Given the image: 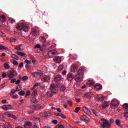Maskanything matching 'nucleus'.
<instances>
[{
	"label": "nucleus",
	"mask_w": 128,
	"mask_h": 128,
	"mask_svg": "<svg viewBox=\"0 0 128 128\" xmlns=\"http://www.w3.org/2000/svg\"><path fill=\"white\" fill-rule=\"evenodd\" d=\"M84 72V69L83 68H80L78 70V74L74 77V78L76 82H82Z\"/></svg>",
	"instance_id": "1"
},
{
	"label": "nucleus",
	"mask_w": 128,
	"mask_h": 128,
	"mask_svg": "<svg viewBox=\"0 0 128 128\" xmlns=\"http://www.w3.org/2000/svg\"><path fill=\"white\" fill-rule=\"evenodd\" d=\"M16 29L18 30H23L24 32H28L30 30V26H28V25L25 24L24 23L19 24L16 26Z\"/></svg>",
	"instance_id": "2"
},
{
	"label": "nucleus",
	"mask_w": 128,
	"mask_h": 128,
	"mask_svg": "<svg viewBox=\"0 0 128 128\" xmlns=\"http://www.w3.org/2000/svg\"><path fill=\"white\" fill-rule=\"evenodd\" d=\"M16 76H18V73H16V71L14 70V68H10V70L7 72V76L10 78H14Z\"/></svg>",
	"instance_id": "3"
},
{
	"label": "nucleus",
	"mask_w": 128,
	"mask_h": 128,
	"mask_svg": "<svg viewBox=\"0 0 128 128\" xmlns=\"http://www.w3.org/2000/svg\"><path fill=\"white\" fill-rule=\"evenodd\" d=\"M102 122L100 125L102 128H110V124L108 120H106L105 118H102L101 120Z\"/></svg>",
	"instance_id": "4"
},
{
	"label": "nucleus",
	"mask_w": 128,
	"mask_h": 128,
	"mask_svg": "<svg viewBox=\"0 0 128 128\" xmlns=\"http://www.w3.org/2000/svg\"><path fill=\"white\" fill-rule=\"evenodd\" d=\"M118 104H119L118 102L112 100L111 101L110 108L112 109H116L118 106Z\"/></svg>",
	"instance_id": "5"
},
{
	"label": "nucleus",
	"mask_w": 128,
	"mask_h": 128,
	"mask_svg": "<svg viewBox=\"0 0 128 128\" xmlns=\"http://www.w3.org/2000/svg\"><path fill=\"white\" fill-rule=\"evenodd\" d=\"M44 74L42 73V72L40 70H38L37 72H34L32 73V76L34 78H38V76H42Z\"/></svg>",
	"instance_id": "6"
},
{
	"label": "nucleus",
	"mask_w": 128,
	"mask_h": 128,
	"mask_svg": "<svg viewBox=\"0 0 128 128\" xmlns=\"http://www.w3.org/2000/svg\"><path fill=\"white\" fill-rule=\"evenodd\" d=\"M60 87L58 85L52 84L50 86V90H58Z\"/></svg>",
	"instance_id": "7"
},
{
	"label": "nucleus",
	"mask_w": 128,
	"mask_h": 128,
	"mask_svg": "<svg viewBox=\"0 0 128 128\" xmlns=\"http://www.w3.org/2000/svg\"><path fill=\"white\" fill-rule=\"evenodd\" d=\"M48 56H54L55 54H58V51L55 50H50L48 53Z\"/></svg>",
	"instance_id": "8"
},
{
	"label": "nucleus",
	"mask_w": 128,
	"mask_h": 128,
	"mask_svg": "<svg viewBox=\"0 0 128 128\" xmlns=\"http://www.w3.org/2000/svg\"><path fill=\"white\" fill-rule=\"evenodd\" d=\"M74 78V75L72 73H69L67 75V80L68 82H72Z\"/></svg>",
	"instance_id": "9"
},
{
	"label": "nucleus",
	"mask_w": 128,
	"mask_h": 128,
	"mask_svg": "<svg viewBox=\"0 0 128 128\" xmlns=\"http://www.w3.org/2000/svg\"><path fill=\"white\" fill-rule=\"evenodd\" d=\"M34 110H42L44 106L40 104H36L33 106Z\"/></svg>",
	"instance_id": "10"
},
{
	"label": "nucleus",
	"mask_w": 128,
	"mask_h": 128,
	"mask_svg": "<svg viewBox=\"0 0 128 128\" xmlns=\"http://www.w3.org/2000/svg\"><path fill=\"white\" fill-rule=\"evenodd\" d=\"M50 80V78L48 76H42L41 78V80L42 82H48Z\"/></svg>",
	"instance_id": "11"
},
{
	"label": "nucleus",
	"mask_w": 128,
	"mask_h": 128,
	"mask_svg": "<svg viewBox=\"0 0 128 128\" xmlns=\"http://www.w3.org/2000/svg\"><path fill=\"white\" fill-rule=\"evenodd\" d=\"M54 94H56V92L50 90L49 92H48L46 94L47 96H48V98H52V96H54Z\"/></svg>",
	"instance_id": "12"
},
{
	"label": "nucleus",
	"mask_w": 128,
	"mask_h": 128,
	"mask_svg": "<svg viewBox=\"0 0 128 128\" xmlns=\"http://www.w3.org/2000/svg\"><path fill=\"white\" fill-rule=\"evenodd\" d=\"M54 60L55 62H57L58 64H60V62H62V57L60 56H55L54 58Z\"/></svg>",
	"instance_id": "13"
},
{
	"label": "nucleus",
	"mask_w": 128,
	"mask_h": 128,
	"mask_svg": "<svg viewBox=\"0 0 128 128\" xmlns=\"http://www.w3.org/2000/svg\"><path fill=\"white\" fill-rule=\"evenodd\" d=\"M78 66L76 64H73L71 66V70L73 72H76V70H78Z\"/></svg>",
	"instance_id": "14"
},
{
	"label": "nucleus",
	"mask_w": 128,
	"mask_h": 128,
	"mask_svg": "<svg viewBox=\"0 0 128 128\" xmlns=\"http://www.w3.org/2000/svg\"><path fill=\"white\" fill-rule=\"evenodd\" d=\"M62 80V76L60 74L56 75L54 78V82H58Z\"/></svg>",
	"instance_id": "15"
},
{
	"label": "nucleus",
	"mask_w": 128,
	"mask_h": 128,
	"mask_svg": "<svg viewBox=\"0 0 128 128\" xmlns=\"http://www.w3.org/2000/svg\"><path fill=\"white\" fill-rule=\"evenodd\" d=\"M94 84V82L90 80L87 82L86 86L89 88H92Z\"/></svg>",
	"instance_id": "16"
},
{
	"label": "nucleus",
	"mask_w": 128,
	"mask_h": 128,
	"mask_svg": "<svg viewBox=\"0 0 128 128\" xmlns=\"http://www.w3.org/2000/svg\"><path fill=\"white\" fill-rule=\"evenodd\" d=\"M0 22H6V16L4 15H0Z\"/></svg>",
	"instance_id": "17"
},
{
	"label": "nucleus",
	"mask_w": 128,
	"mask_h": 128,
	"mask_svg": "<svg viewBox=\"0 0 128 128\" xmlns=\"http://www.w3.org/2000/svg\"><path fill=\"white\" fill-rule=\"evenodd\" d=\"M108 106H110V104L108 102H104L102 104V108H108Z\"/></svg>",
	"instance_id": "18"
},
{
	"label": "nucleus",
	"mask_w": 128,
	"mask_h": 128,
	"mask_svg": "<svg viewBox=\"0 0 128 128\" xmlns=\"http://www.w3.org/2000/svg\"><path fill=\"white\" fill-rule=\"evenodd\" d=\"M104 100V96H97L95 98L96 102H102Z\"/></svg>",
	"instance_id": "19"
},
{
	"label": "nucleus",
	"mask_w": 128,
	"mask_h": 128,
	"mask_svg": "<svg viewBox=\"0 0 128 128\" xmlns=\"http://www.w3.org/2000/svg\"><path fill=\"white\" fill-rule=\"evenodd\" d=\"M102 84H97L95 86L96 90H102Z\"/></svg>",
	"instance_id": "20"
},
{
	"label": "nucleus",
	"mask_w": 128,
	"mask_h": 128,
	"mask_svg": "<svg viewBox=\"0 0 128 128\" xmlns=\"http://www.w3.org/2000/svg\"><path fill=\"white\" fill-rule=\"evenodd\" d=\"M16 54L18 56H23L24 58H26V54L24 52H17Z\"/></svg>",
	"instance_id": "21"
},
{
	"label": "nucleus",
	"mask_w": 128,
	"mask_h": 128,
	"mask_svg": "<svg viewBox=\"0 0 128 128\" xmlns=\"http://www.w3.org/2000/svg\"><path fill=\"white\" fill-rule=\"evenodd\" d=\"M80 118L81 120H84V121L86 120V122H88L89 120L88 117L86 116V115L82 116Z\"/></svg>",
	"instance_id": "22"
},
{
	"label": "nucleus",
	"mask_w": 128,
	"mask_h": 128,
	"mask_svg": "<svg viewBox=\"0 0 128 128\" xmlns=\"http://www.w3.org/2000/svg\"><path fill=\"white\" fill-rule=\"evenodd\" d=\"M2 110H12V108H10L8 106V105H4L3 106H2Z\"/></svg>",
	"instance_id": "23"
},
{
	"label": "nucleus",
	"mask_w": 128,
	"mask_h": 128,
	"mask_svg": "<svg viewBox=\"0 0 128 128\" xmlns=\"http://www.w3.org/2000/svg\"><path fill=\"white\" fill-rule=\"evenodd\" d=\"M32 126V122H25L24 126V128H26V126Z\"/></svg>",
	"instance_id": "24"
},
{
	"label": "nucleus",
	"mask_w": 128,
	"mask_h": 128,
	"mask_svg": "<svg viewBox=\"0 0 128 128\" xmlns=\"http://www.w3.org/2000/svg\"><path fill=\"white\" fill-rule=\"evenodd\" d=\"M43 114L44 116H52V114L48 111L44 112Z\"/></svg>",
	"instance_id": "25"
},
{
	"label": "nucleus",
	"mask_w": 128,
	"mask_h": 128,
	"mask_svg": "<svg viewBox=\"0 0 128 128\" xmlns=\"http://www.w3.org/2000/svg\"><path fill=\"white\" fill-rule=\"evenodd\" d=\"M31 102L34 104H38V100H36V98L34 96L32 97Z\"/></svg>",
	"instance_id": "26"
},
{
	"label": "nucleus",
	"mask_w": 128,
	"mask_h": 128,
	"mask_svg": "<svg viewBox=\"0 0 128 128\" xmlns=\"http://www.w3.org/2000/svg\"><path fill=\"white\" fill-rule=\"evenodd\" d=\"M91 110L96 116H100V114L98 112H96V110L94 109H91Z\"/></svg>",
	"instance_id": "27"
},
{
	"label": "nucleus",
	"mask_w": 128,
	"mask_h": 128,
	"mask_svg": "<svg viewBox=\"0 0 128 128\" xmlns=\"http://www.w3.org/2000/svg\"><path fill=\"white\" fill-rule=\"evenodd\" d=\"M11 57H12V58H14L15 60H20V57H18L16 54H12L11 55Z\"/></svg>",
	"instance_id": "28"
},
{
	"label": "nucleus",
	"mask_w": 128,
	"mask_h": 128,
	"mask_svg": "<svg viewBox=\"0 0 128 128\" xmlns=\"http://www.w3.org/2000/svg\"><path fill=\"white\" fill-rule=\"evenodd\" d=\"M38 33V30L36 29H34L32 32H31V34L33 36H36V34Z\"/></svg>",
	"instance_id": "29"
},
{
	"label": "nucleus",
	"mask_w": 128,
	"mask_h": 128,
	"mask_svg": "<svg viewBox=\"0 0 128 128\" xmlns=\"http://www.w3.org/2000/svg\"><path fill=\"white\" fill-rule=\"evenodd\" d=\"M40 40V42H46V38L44 36H40L39 38Z\"/></svg>",
	"instance_id": "30"
},
{
	"label": "nucleus",
	"mask_w": 128,
	"mask_h": 128,
	"mask_svg": "<svg viewBox=\"0 0 128 128\" xmlns=\"http://www.w3.org/2000/svg\"><path fill=\"white\" fill-rule=\"evenodd\" d=\"M8 50V48L2 44H0V50Z\"/></svg>",
	"instance_id": "31"
},
{
	"label": "nucleus",
	"mask_w": 128,
	"mask_h": 128,
	"mask_svg": "<svg viewBox=\"0 0 128 128\" xmlns=\"http://www.w3.org/2000/svg\"><path fill=\"white\" fill-rule=\"evenodd\" d=\"M84 98H92V96H90V93H86L84 96Z\"/></svg>",
	"instance_id": "32"
},
{
	"label": "nucleus",
	"mask_w": 128,
	"mask_h": 128,
	"mask_svg": "<svg viewBox=\"0 0 128 128\" xmlns=\"http://www.w3.org/2000/svg\"><path fill=\"white\" fill-rule=\"evenodd\" d=\"M38 95V92L36 90H33V92L32 93V97H36Z\"/></svg>",
	"instance_id": "33"
},
{
	"label": "nucleus",
	"mask_w": 128,
	"mask_h": 128,
	"mask_svg": "<svg viewBox=\"0 0 128 128\" xmlns=\"http://www.w3.org/2000/svg\"><path fill=\"white\" fill-rule=\"evenodd\" d=\"M4 68H6V70H8V69H10V64H8L6 63H4Z\"/></svg>",
	"instance_id": "34"
},
{
	"label": "nucleus",
	"mask_w": 128,
	"mask_h": 128,
	"mask_svg": "<svg viewBox=\"0 0 128 128\" xmlns=\"http://www.w3.org/2000/svg\"><path fill=\"white\" fill-rule=\"evenodd\" d=\"M22 89V86L20 84H18L16 88V92H19Z\"/></svg>",
	"instance_id": "35"
},
{
	"label": "nucleus",
	"mask_w": 128,
	"mask_h": 128,
	"mask_svg": "<svg viewBox=\"0 0 128 128\" xmlns=\"http://www.w3.org/2000/svg\"><path fill=\"white\" fill-rule=\"evenodd\" d=\"M116 126H120V124H122V122H120V120H116Z\"/></svg>",
	"instance_id": "36"
},
{
	"label": "nucleus",
	"mask_w": 128,
	"mask_h": 128,
	"mask_svg": "<svg viewBox=\"0 0 128 128\" xmlns=\"http://www.w3.org/2000/svg\"><path fill=\"white\" fill-rule=\"evenodd\" d=\"M60 92H64V90H66V86H64V85H62L61 86L60 88Z\"/></svg>",
	"instance_id": "37"
},
{
	"label": "nucleus",
	"mask_w": 128,
	"mask_h": 128,
	"mask_svg": "<svg viewBox=\"0 0 128 128\" xmlns=\"http://www.w3.org/2000/svg\"><path fill=\"white\" fill-rule=\"evenodd\" d=\"M10 42H16V38H10Z\"/></svg>",
	"instance_id": "38"
},
{
	"label": "nucleus",
	"mask_w": 128,
	"mask_h": 128,
	"mask_svg": "<svg viewBox=\"0 0 128 128\" xmlns=\"http://www.w3.org/2000/svg\"><path fill=\"white\" fill-rule=\"evenodd\" d=\"M124 108H125V110H128V104H124L123 105Z\"/></svg>",
	"instance_id": "39"
},
{
	"label": "nucleus",
	"mask_w": 128,
	"mask_h": 128,
	"mask_svg": "<svg viewBox=\"0 0 128 128\" xmlns=\"http://www.w3.org/2000/svg\"><path fill=\"white\" fill-rule=\"evenodd\" d=\"M26 92L24 91H20V92H18V94H20V96H24V94Z\"/></svg>",
	"instance_id": "40"
},
{
	"label": "nucleus",
	"mask_w": 128,
	"mask_h": 128,
	"mask_svg": "<svg viewBox=\"0 0 128 128\" xmlns=\"http://www.w3.org/2000/svg\"><path fill=\"white\" fill-rule=\"evenodd\" d=\"M88 108L86 107L83 106V111L85 114H86V112H88Z\"/></svg>",
	"instance_id": "41"
},
{
	"label": "nucleus",
	"mask_w": 128,
	"mask_h": 128,
	"mask_svg": "<svg viewBox=\"0 0 128 128\" xmlns=\"http://www.w3.org/2000/svg\"><path fill=\"white\" fill-rule=\"evenodd\" d=\"M80 110V107H76L74 110V112H76V114H78V110Z\"/></svg>",
	"instance_id": "42"
},
{
	"label": "nucleus",
	"mask_w": 128,
	"mask_h": 128,
	"mask_svg": "<svg viewBox=\"0 0 128 128\" xmlns=\"http://www.w3.org/2000/svg\"><path fill=\"white\" fill-rule=\"evenodd\" d=\"M5 114L8 116V118H11L12 117V114H10V113L8 112H6L5 113Z\"/></svg>",
	"instance_id": "43"
},
{
	"label": "nucleus",
	"mask_w": 128,
	"mask_h": 128,
	"mask_svg": "<svg viewBox=\"0 0 128 128\" xmlns=\"http://www.w3.org/2000/svg\"><path fill=\"white\" fill-rule=\"evenodd\" d=\"M34 48H42V46L39 44H37L35 46Z\"/></svg>",
	"instance_id": "44"
},
{
	"label": "nucleus",
	"mask_w": 128,
	"mask_h": 128,
	"mask_svg": "<svg viewBox=\"0 0 128 128\" xmlns=\"http://www.w3.org/2000/svg\"><path fill=\"white\" fill-rule=\"evenodd\" d=\"M22 78V80L24 82L25 80H28V76H24Z\"/></svg>",
	"instance_id": "45"
},
{
	"label": "nucleus",
	"mask_w": 128,
	"mask_h": 128,
	"mask_svg": "<svg viewBox=\"0 0 128 128\" xmlns=\"http://www.w3.org/2000/svg\"><path fill=\"white\" fill-rule=\"evenodd\" d=\"M55 128H64V126L62 125L58 124Z\"/></svg>",
	"instance_id": "46"
},
{
	"label": "nucleus",
	"mask_w": 128,
	"mask_h": 128,
	"mask_svg": "<svg viewBox=\"0 0 128 128\" xmlns=\"http://www.w3.org/2000/svg\"><path fill=\"white\" fill-rule=\"evenodd\" d=\"M0 36H6V34L1 30H0Z\"/></svg>",
	"instance_id": "47"
},
{
	"label": "nucleus",
	"mask_w": 128,
	"mask_h": 128,
	"mask_svg": "<svg viewBox=\"0 0 128 128\" xmlns=\"http://www.w3.org/2000/svg\"><path fill=\"white\" fill-rule=\"evenodd\" d=\"M13 64H14V66H18V62L16 60H14Z\"/></svg>",
	"instance_id": "48"
},
{
	"label": "nucleus",
	"mask_w": 128,
	"mask_h": 128,
	"mask_svg": "<svg viewBox=\"0 0 128 128\" xmlns=\"http://www.w3.org/2000/svg\"><path fill=\"white\" fill-rule=\"evenodd\" d=\"M25 62L27 64H32V62L30 60H25Z\"/></svg>",
	"instance_id": "49"
},
{
	"label": "nucleus",
	"mask_w": 128,
	"mask_h": 128,
	"mask_svg": "<svg viewBox=\"0 0 128 128\" xmlns=\"http://www.w3.org/2000/svg\"><path fill=\"white\" fill-rule=\"evenodd\" d=\"M14 49L16 50H22V48L20 47V46H18L16 47H15Z\"/></svg>",
	"instance_id": "50"
},
{
	"label": "nucleus",
	"mask_w": 128,
	"mask_h": 128,
	"mask_svg": "<svg viewBox=\"0 0 128 128\" xmlns=\"http://www.w3.org/2000/svg\"><path fill=\"white\" fill-rule=\"evenodd\" d=\"M18 98V94H16L15 95H14L12 96V98H14V99H16V98Z\"/></svg>",
	"instance_id": "51"
},
{
	"label": "nucleus",
	"mask_w": 128,
	"mask_h": 128,
	"mask_svg": "<svg viewBox=\"0 0 128 128\" xmlns=\"http://www.w3.org/2000/svg\"><path fill=\"white\" fill-rule=\"evenodd\" d=\"M114 119L112 118H110V125L112 124H114Z\"/></svg>",
	"instance_id": "52"
},
{
	"label": "nucleus",
	"mask_w": 128,
	"mask_h": 128,
	"mask_svg": "<svg viewBox=\"0 0 128 128\" xmlns=\"http://www.w3.org/2000/svg\"><path fill=\"white\" fill-rule=\"evenodd\" d=\"M23 67H24V63L23 62H20L19 64L18 68H22Z\"/></svg>",
	"instance_id": "53"
},
{
	"label": "nucleus",
	"mask_w": 128,
	"mask_h": 128,
	"mask_svg": "<svg viewBox=\"0 0 128 128\" xmlns=\"http://www.w3.org/2000/svg\"><path fill=\"white\" fill-rule=\"evenodd\" d=\"M16 78H12V79L10 82L12 84H14V82L16 83Z\"/></svg>",
	"instance_id": "54"
},
{
	"label": "nucleus",
	"mask_w": 128,
	"mask_h": 128,
	"mask_svg": "<svg viewBox=\"0 0 128 128\" xmlns=\"http://www.w3.org/2000/svg\"><path fill=\"white\" fill-rule=\"evenodd\" d=\"M67 102H68V104H69V106H72V102L70 100H68L67 101Z\"/></svg>",
	"instance_id": "55"
},
{
	"label": "nucleus",
	"mask_w": 128,
	"mask_h": 128,
	"mask_svg": "<svg viewBox=\"0 0 128 128\" xmlns=\"http://www.w3.org/2000/svg\"><path fill=\"white\" fill-rule=\"evenodd\" d=\"M62 118H66V115L62 114H60V116Z\"/></svg>",
	"instance_id": "56"
},
{
	"label": "nucleus",
	"mask_w": 128,
	"mask_h": 128,
	"mask_svg": "<svg viewBox=\"0 0 128 128\" xmlns=\"http://www.w3.org/2000/svg\"><path fill=\"white\" fill-rule=\"evenodd\" d=\"M6 74L8 75V74H6V72H4L2 74V77L4 78H6Z\"/></svg>",
	"instance_id": "57"
},
{
	"label": "nucleus",
	"mask_w": 128,
	"mask_h": 128,
	"mask_svg": "<svg viewBox=\"0 0 128 128\" xmlns=\"http://www.w3.org/2000/svg\"><path fill=\"white\" fill-rule=\"evenodd\" d=\"M11 118H14V120H18V117H16L14 114L11 115Z\"/></svg>",
	"instance_id": "58"
},
{
	"label": "nucleus",
	"mask_w": 128,
	"mask_h": 128,
	"mask_svg": "<svg viewBox=\"0 0 128 128\" xmlns=\"http://www.w3.org/2000/svg\"><path fill=\"white\" fill-rule=\"evenodd\" d=\"M86 114H88V115L92 114V112L90 110L88 109Z\"/></svg>",
	"instance_id": "59"
},
{
	"label": "nucleus",
	"mask_w": 128,
	"mask_h": 128,
	"mask_svg": "<svg viewBox=\"0 0 128 128\" xmlns=\"http://www.w3.org/2000/svg\"><path fill=\"white\" fill-rule=\"evenodd\" d=\"M40 86V83H36L34 85V88H36V86Z\"/></svg>",
	"instance_id": "60"
},
{
	"label": "nucleus",
	"mask_w": 128,
	"mask_h": 128,
	"mask_svg": "<svg viewBox=\"0 0 128 128\" xmlns=\"http://www.w3.org/2000/svg\"><path fill=\"white\" fill-rule=\"evenodd\" d=\"M40 90H46V86H40Z\"/></svg>",
	"instance_id": "61"
},
{
	"label": "nucleus",
	"mask_w": 128,
	"mask_h": 128,
	"mask_svg": "<svg viewBox=\"0 0 128 128\" xmlns=\"http://www.w3.org/2000/svg\"><path fill=\"white\" fill-rule=\"evenodd\" d=\"M30 91L28 90V91L26 92V96H30Z\"/></svg>",
	"instance_id": "62"
},
{
	"label": "nucleus",
	"mask_w": 128,
	"mask_h": 128,
	"mask_svg": "<svg viewBox=\"0 0 128 128\" xmlns=\"http://www.w3.org/2000/svg\"><path fill=\"white\" fill-rule=\"evenodd\" d=\"M8 128H12V124L10 123H8Z\"/></svg>",
	"instance_id": "63"
},
{
	"label": "nucleus",
	"mask_w": 128,
	"mask_h": 128,
	"mask_svg": "<svg viewBox=\"0 0 128 128\" xmlns=\"http://www.w3.org/2000/svg\"><path fill=\"white\" fill-rule=\"evenodd\" d=\"M124 116H126V118H128V112H126L124 114Z\"/></svg>",
	"instance_id": "64"
}]
</instances>
